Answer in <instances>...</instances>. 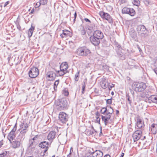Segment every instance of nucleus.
Returning <instances> with one entry per match:
<instances>
[{"label":"nucleus","mask_w":157,"mask_h":157,"mask_svg":"<svg viewBox=\"0 0 157 157\" xmlns=\"http://www.w3.org/2000/svg\"><path fill=\"white\" fill-rule=\"evenodd\" d=\"M136 29L138 35L142 39H145L148 36V34L147 33V29L144 25H138Z\"/></svg>","instance_id":"obj_1"},{"label":"nucleus","mask_w":157,"mask_h":157,"mask_svg":"<svg viewBox=\"0 0 157 157\" xmlns=\"http://www.w3.org/2000/svg\"><path fill=\"white\" fill-rule=\"evenodd\" d=\"M56 107L59 110H64L67 108L68 102L66 99L63 98L58 100L56 103Z\"/></svg>","instance_id":"obj_2"},{"label":"nucleus","mask_w":157,"mask_h":157,"mask_svg":"<svg viewBox=\"0 0 157 157\" xmlns=\"http://www.w3.org/2000/svg\"><path fill=\"white\" fill-rule=\"evenodd\" d=\"M76 54L80 56H86L90 54L91 52L90 50L86 47H80L76 51Z\"/></svg>","instance_id":"obj_3"},{"label":"nucleus","mask_w":157,"mask_h":157,"mask_svg":"<svg viewBox=\"0 0 157 157\" xmlns=\"http://www.w3.org/2000/svg\"><path fill=\"white\" fill-rule=\"evenodd\" d=\"M133 87L135 91L140 92L144 91L146 88L145 84L143 82H135L133 83Z\"/></svg>","instance_id":"obj_4"},{"label":"nucleus","mask_w":157,"mask_h":157,"mask_svg":"<svg viewBox=\"0 0 157 157\" xmlns=\"http://www.w3.org/2000/svg\"><path fill=\"white\" fill-rule=\"evenodd\" d=\"M144 126L145 125L144 120L140 117H138L136 121V126H135L136 128L142 131L144 130Z\"/></svg>","instance_id":"obj_5"},{"label":"nucleus","mask_w":157,"mask_h":157,"mask_svg":"<svg viewBox=\"0 0 157 157\" xmlns=\"http://www.w3.org/2000/svg\"><path fill=\"white\" fill-rule=\"evenodd\" d=\"M99 14L102 18L107 20L110 24L113 23V18L109 14L103 11H100Z\"/></svg>","instance_id":"obj_6"},{"label":"nucleus","mask_w":157,"mask_h":157,"mask_svg":"<svg viewBox=\"0 0 157 157\" xmlns=\"http://www.w3.org/2000/svg\"><path fill=\"white\" fill-rule=\"evenodd\" d=\"M39 69L36 67H33L30 68L29 71V76L31 78L36 77L39 74Z\"/></svg>","instance_id":"obj_7"},{"label":"nucleus","mask_w":157,"mask_h":157,"mask_svg":"<svg viewBox=\"0 0 157 157\" xmlns=\"http://www.w3.org/2000/svg\"><path fill=\"white\" fill-rule=\"evenodd\" d=\"M98 28L94 24H90V25H88L87 27V32L88 35H91Z\"/></svg>","instance_id":"obj_8"},{"label":"nucleus","mask_w":157,"mask_h":157,"mask_svg":"<svg viewBox=\"0 0 157 157\" xmlns=\"http://www.w3.org/2000/svg\"><path fill=\"white\" fill-rule=\"evenodd\" d=\"M59 120L63 123H66L68 121V115L64 112H60L59 115Z\"/></svg>","instance_id":"obj_9"},{"label":"nucleus","mask_w":157,"mask_h":157,"mask_svg":"<svg viewBox=\"0 0 157 157\" xmlns=\"http://www.w3.org/2000/svg\"><path fill=\"white\" fill-rule=\"evenodd\" d=\"M122 12L123 13L128 14L131 16H134L136 14L134 10L131 8H124L122 10Z\"/></svg>","instance_id":"obj_10"},{"label":"nucleus","mask_w":157,"mask_h":157,"mask_svg":"<svg viewBox=\"0 0 157 157\" xmlns=\"http://www.w3.org/2000/svg\"><path fill=\"white\" fill-rule=\"evenodd\" d=\"M131 94H129V93L127 94L126 95V98L127 100V101L129 104V105L131 106L132 103L133 101L134 100V91L131 90Z\"/></svg>","instance_id":"obj_11"},{"label":"nucleus","mask_w":157,"mask_h":157,"mask_svg":"<svg viewBox=\"0 0 157 157\" xmlns=\"http://www.w3.org/2000/svg\"><path fill=\"white\" fill-rule=\"evenodd\" d=\"M90 37V40L91 44L95 46H98L100 42V40L92 35Z\"/></svg>","instance_id":"obj_12"},{"label":"nucleus","mask_w":157,"mask_h":157,"mask_svg":"<svg viewBox=\"0 0 157 157\" xmlns=\"http://www.w3.org/2000/svg\"><path fill=\"white\" fill-rule=\"evenodd\" d=\"M17 123H16L13 129L9 133L7 136V138L10 142H11V140H13V138L15 137L14 133L17 129Z\"/></svg>","instance_id":"obj_13"},{"label":"nucleus","mask_w":157,"mask_h":157,"mask_svg":"<svg viewBox=\"0 0 157 157\" xmlns=\"http://www.w3.org/2000/svg\"><path fill=\"white\" fill-rule=\"evenodd\" d=\"M142 134V131L137 130H136L133 134L132 137L134 142L138 140L140 138Z\"/></svg>","instance_id":"obj_14"},{"label":"nucleus","mask_w":157,"mask_h":157,"mask_svg":"<svg viewBox=\"0 0 157 157\" xmlns=\"http://www.w3.org/2000/svg\"><path fill=\"white\" fill-rule=\"evenodd\" d=\"M48 142L46 141H44L40 143L39 144V146L43 148H45L43 154L45 155L46 152L48 149Z\"/></svg>","instance_id":"obj_15"},{"label":"nucleus","mask_w":157,"mask_h":157,"mask_svg":"<svg viewBox=\"0 0 157 157\" xmlns=\"http://www.w3.org/2000/svg\"><path fill=\"white\" fill-rule=\"evenodd\" d=\"M93 36L101 40L104 37L103 33L100 30L97 29L92 34Z\"/></svg>","instance_id":"obj_16"},{"label":"nucleus","mask_w":157,"mask_h":157,"mask_svg":"<svg viewBox=\"0 0 157 157\" xmlns=\"http://www.w3.org/2000/svg\"><path fill=\"white\" fill-rule=\"evenodd\" d=\"M46 76L47 78H49L48 79V80L52 81L55 79L56 75V74L54 72L49 71L47 73Z\"/></svg>","instance_id":"obj_17"},{"label":"nucleus","mask_w":157,"mask_h":157,"mask_svg":"<svg viewBox=\"0 0 157 157\" xmlns=\"http://www.w3.org/2000/svg\"><path fill=\"white\" fill-rule=\"evenodd\" d=\"M56 135V132L52 131H51L49 133L48 135L47 138L48 139L51 143L54 139L55 138Z\"/></svg>","instance_id":"obj_18"},{"label":"nucleus","mask_w":157,"mask_h":157,"mask_svg":"<svg viewBox=\"0 0 157 157\" xmlns=\"http://www.w3.org/2000/svg\"><path fill=\"white\" fill-rule=\"evenodd\" d=\"M103 155L102 152L100 150H96L92 152L90 154V157H102Z\"/></svg>","instance_id":"obj_19"},{"label":"nucleus","mask_w":157,"mask_h":157,"mask_svg":"<svg viewBox=\"0 0 157 157\" xmlns=\"http://www.w3.org/2000/svg\"><path fill=\"white\" fill-rule=\"evenodd\" d=\"M122 50H116V56L121 59H124L125 56L124 53L122 52Z\"/></svg>","instance_id":"obj_20"},{"label":"nucleus","mask_w":157,"mask_h":157,"mask_svg":"<svg viewBox=\"0 0 157 157\" xmlns=\"http://www.w3.org/2000/svg\"><path fill=\"white\" fill-rule=\"evenodd\" d=\"M68 64L66 62L63 63L60 66V69L61 71H66L67 72V70L68 68Z\"/></svg>","instance_id":"obj_21"},{"label":"nucleus","mask_w":157,"mask_h":157,"mask_svg":"<svg viewBox=\"0 0 157 157\" xmlns=\"http://www.w3.org/2000/svg\"><path fill=\"white\" fill-rule=\"evenodd\" d=\"M150 130L154 134L157 133V124H152L150 127Z\"/></svg>","instance_id":"obj_22"},{"label":"nucleus","mask_w":157,"mask_h":157,"mask_svg":"<svg viewBox=\"0 0 157 157\" xmlns=\"http://www.w3.org/2000/svg\"><path fill=\"white\" fill-rule=\"evenodd\" d=\"M111 116L110 114H106L105 116L101 115L102 120L104 121L105 124L106 125L108 123L109 120L110 119Z\"/></svg>","instance_id":"obj_23"},{"label":"nucleus","mask_w":157,"mask_h":157,"mask_svg":"<svg viewBox=\"0 0 157 157\" xmlns=\"http://www.w3.org/2000/svg\"><path fill=\"white\" fill-rule=\"evenodd\" d=\"M149 102L157 104V95H151L148 98Z\"/></svg>","instance_id":"obj_24"},{"label":"nucleus","mask_w":157,"mask_h":157,"mask_svg":"<svg viewBox=\"0 0 157 157\" xmlns=\"http://www.w3.org/2000/svg\"><path fill=\"white\" fill-rule=\"evenodd\" d=\"M71 33L70 31L67 30H63V33L60 34V36L62 38L66 37L67 36H71Z\"/></svg>","instance_id":"obj_25"},{"label":"nucleus","mask_w":157,"mask_h":157,"mask_svg":"<svg viewBox=\"0 0 157 157\" xmlns=\"http://www.w3.org/2000/svg\"><path fill=\"white\" fill-rule=\"evenodd\" d=\"M12 147L14 148L19 147L21 144V142L19 141L15 140L12 142Z\"/></svg>","instance_id":"obj_26"},{"label":"nucleus","mask_w":157,"mask_h":157,"mask_svg":"<svg viewBox=\"0 0 157 157\" xmlns=\"http://www.w3.org/2000/svg\"><path fill=\"white\" fill-rule=\"evenodd\" d=\"M34 28L35 27L33 26L32 25L30 28L29 29L28 32V35L29 38L32 36Z\"/></svg>","instance_id":"obj_27"},{"label":"nucleus","mask_w":157,"mask_h":157,"mask_svg":"<svg viewBox=\"0 0 157 157\" xmlns=\"http://www.w3.org/2000/svg\"><path fill=\"white\" fill-rule=\"evenodd\" d=\"M20 128L19 130L20 129H28V125L26 123H21L20 125Z\"/></svg>","instance_id":"obj_28"},{"label":"nucleus","mask_w":157,"mask_h":157,"mask_svg":"<svg viewBox=\"0 0 157 157\" xmlns=\"http://www.w3.org/2000/svg\"><path fill=\"white\" fill-rule=\"evenodd\" d=\"M9 154V151H5L0 154V157H8Z\"/></svg>","instance_id":"obj_29"},{"label":"nucleus","mask_w":157,"mask_h":157,"mask_svg":"<svg viewBox=\"0 0 157 157\" xmlns=\"http://www.w3.org/2000/svg\"><path fill=\"white\" fill-rule=\"evenodd\" d=\"M86 83V80H84L82 84V93L83 94L85 91V89Z\"/></svg>","instance_id":"obj_30"},{"label":"nucleus","mask_w":157,"mask_h":157,"mask_svg":"<svg viewBox=\"0 0 157 157\" xmlns=\"http://www.w3.org/2000/svg\"><path fill=\"white\" fill-rule=\"evenodd\" d=\"M80 71H78L75 75L74 80L75 81L77 82L78 81L79 78Z\"/></svg>","instance_id":"obj_31"},{"label":"nucleus","mask_w":157,"mask_h":157,"mask_svg":"<svg viewBox=\"0 0 157 157\" xmlns=\"http://www.w3.org/2000/svg\"><path fill=\"white\" fill-rule=\"evenodd\" d=\"M81 21L83 23H84V22H86L87 23L88 25H89L90 24H91V21L87 18H85L84 19H81Z\"/></svg>","instance_id":"obj_32"},{"label":"nucleus","mask_w":157,"mask_h":157,"mask_svg":"<svg viewBox=\"0 0 157 157\" xmlns=\"http://www.w3.org/2000/svg\"><path fill=\"white\" fill-rule=\"evenodd\" d=\"M109 109L107 110V114H112L113 112V110L111 106L109 107Z\"/></svg>","instance_id":"obj_33"},{"label":"nucleus","mask_w":157,"mask_h":157,"mask_svg":"<svg viewBox=\"0 0 157 157\" xmlns=\"http://www.w3.org/2000/svg\"><path fill=\"white\" fill-rule=\"evenodd\" d=\"M59 82V80L58 79L56 80L54 82V89L55 91L57 90V86Z\"/></svg>","instance_id":"obj_34"},{"label":"nucleus","mask_w":157,"mask_h":157,"mask_svg":"<svg viewBox=\"0 0 157 157\" xmlns=\"http://www.w3.org/2000/svg\"><path fill=\"white\" fill-rule=\"evenodd\" d=\"M67 73V72L66 71H57V76H62Z\"/></svg>","instance_id":"obj_35"},{"label":"nucleus","mask_w":157,"mask_h":157,"mask_svg":"<svg viewBox=\"0 0 157 157\" xmlns=\"http://www.w3.org/2000/svg\"><path fill=\"white\" fill-rule=\"evenodd\" d=\"M21 131L20 132V134L22 135V136L25 135V134L28 131V129H21Z\"/></svg>","instance_id":"obj_36"},{"label":"nucleus","mask_w":157,"mask_h":157,"mask_svg":"<svg viewBox=\"0 0 157 157\" xmlns=\"http://www.w3.org/2000/svg\"><path fill=\"white\" fill-rule=\"evenodd\" d=\"M115 45L116 47V50L117 49H119V50H122V48L121 46L118 43H116Z\"/></svg>","instance_id":"obj_37"},{"label":"nucleus","mask_w":157,"mask_h":157,"mask_svg":"<svg viewBox=\"0 0 157 157\" xmlns=\"http://www.w3.org/2000/svg\"><path fill=\"white\" fill-rule=\"evenodd\" d=\"M133 3L134 5L138 6L140 5V2L139 0H134L133 2Z\"/></svg>","instance_id":"obj_38"},{"label":"nucleus","mask_w":157,"mask_h":157,"mask_svg":"<svg viewBox=\"0 0 157 157\" xmlns=\"http://www.w3.org/2000/svg\"><path fill=\"white\" fill-rule=\"evenodd\" d=\"M94 131H91L90 130H87L86 132L89 136H90V135H94Z\"/></svg>","instance_id":"obj_39"},{"label":"nucleus","mask_w":157,"mask_h":157,"mask_svg":"<svg viewBox=\"0 0 157 157\" xmlns=\"http://www.w3.org/2000/svg\"><path fill=\"white\" fill-rule=\"evenodd\" d=\"M107 110L106 108L105 107L103 108L101 110V114H105V113H107Z\"/></svg>","instance_id":"obj_40"},{"label":"nucleus","mask_w":157,"mask_h":157,"mask_svg":"<svg viewBox=\"0 0 157 157\" xmlns=\"http://www.w3.org/2000/svg\"><path fill=\"white\" fill-rule=\"evenodd\" d=\"M15 22L17 29H18L19 30H21V28L19 25V22L17 20L16 21H15Z\"/></svg>","instance_id":"obj_41"},{"label":"nucleus","mask_w":157,"mask_h":157,"mask_svg":"<svg viewBox=\"0 0 157 157\" xmlns=\"http://www.w3.org/2000/svg\"><path fill=\"white\" fill-rule=\"evenodd\" d=\"M108 84V83H107V84H106L105 82H103L101 84V86L103 89H105L107 87Z\"/></svg>","instance_id":"obj_42"},{"label":"nucleus","mask_w":157,"mask_h":157,"mask_svg":"<svg viewBox=\"0 0 157 157\" xmlns=\"http://www.w3.org/2000/svg\"><path fill=\"white\" fill-rule=\"evenodd\" d=\"M34 143V141H33V140H30L28 145L29 147H32L33 146Z\"/></svg>","instance_id":"obj_43"},{"label":"nucleus","mask_w":157,"mask_h":157,"mask_svg":"<svg viewBox=\"0 0 157 157\" xmlns=\"http://www.w3.org/2000/svg\"><path fill=\"white\" fill-rule=\"evenodd\" d=\"M150 92L149 91H147L146 90L145 92H144L145 96L148 98L150 96L149 93H150Z\"/></svg>","instance_id":"obj_44"},{"label":"nucleus","mask_w":157,"mask_h":157,"mask_svg":"<svg viewBox=\"0 0 157 157\" xmlns=\"http://www.w3.org/2000/svg\"><path fill=\"white\" fill-rule=\"evenodd\" d=\"M80 33L82 35H85L86 34V32L83 26H82V29L80 31Z\"/></svg>","instance_id":"obj_45"},{"label":"nucleus","mask_w":157,"mask_h":157,"mask_svg":"<svg viewBox=\"0 0 157 157\" xmlns=\"http://www.w3.org/2000/svg\"><path fill=\"white\" fill-rule=\"evenodd\" d=\"M114 85L112 83H109L108 85L109 90H111L112 88L114 87Z\"/></svg>","instance_id":"obj_46"},{"label":"nucleus","mask_w":157,"mask_h":157,"mask_svg":"<svg viewBox=\"0 0 157 157\" xmlns=\"http://www.w3.org/2000/svg\"><path fill=\"white\" fill-rule=\"evenodd\" d=\"M40 1L41 5H44L47 3L48 0H40Z\"/></svg>","instance_id":"obj_47"},{"label":"nucleus","mask_w":157,"mask_h":157,"mask_svg":"<svg viewBox=\"0 0 157 157\" xmlns=\"http://www.w3.org/2000/svg\"><path fill=\"white\" fill-rule=\"evenodd\" d=\"M63 94L66 96H68L69 94V92L67 90H63Z\"/></svg>","instance_id":"obj_48"},{"label":"nucleus","mask_w":157,"mask_h":157,"mask_svg":"<svg viewBox=\"0 0 157 157\" xmlns=\"http://www.w3.org/2000/svg\"><path fill=\"white\" fill-rule=\"evenodd\" d=\"M103 69V70H109V67L107 65H105L103 66H102Z\"/></svg>","instance_id":"obj_49"},{"label":"nucleus","mask_w":157,"mask_h":157,"mask_svg":"<svg viewBox=\"0 0 157 157\" xmlns=\"http://www.w3.org/2000/svg\"><path fill=\"white\" fill-rule=\"evenodd\" d=\"M41 2L40 1V2H37L36 5H35V7L36 8H38V7L39 6H40V5L41 4Z\"/></svg>","instance_id":"obj_50"},{"label":"nucleus","mask_w":157,"mask_h":157,"mask_svg":"<svg viewBox=\"0 0 157 157\" xmlns=\"http://www.w3.org/2000/svg\"><path fill=\"white\" fill-rule=\"evenodd\" d=\"M144 3L147 6H148L150 4V2H149L148 0H146L144 1Z\"/></svg>","instance_id":"obj_51"},{"label":"nucleus","mask_w":157,"mask_h":157,"mask_svg":"<svg viewBox=\"0 0 157 157\" xmlns=\"http://www.w3.org/2000/svg\"><path fill=\"white\" fill-rule=\"evenodd\" d=\"M77 17V13L76 12H75V13L74 14V19L73 20V23H74L75 21L76 18Z\"/></svg>","instance_id":"obj_52"},{"label":"nucleus","mask_w":157,"mask_h":157,"mask_svg":"<svg viewBox=\"0 0 157 157\" xmlns=\"http://www.w3.org/2000/svg\"><path fill=\"white\" fill-rule=\"evenodd\" d=\"M96 121L97 123H98L99 124H100V119L99 118V117H96Z\"/></svg>","instance_id":"obj_53"},{"label":"nucleus","mask_w":157,"mask_h":157,"mask_svg":"<svg viewBox=\"0 0 157 157\" xmlns=\"http://www.w3.org/2000/svg\"><path fill=\"white\" fill-rule=\"evenodd\" d=\"M112 102V100L111 99H108L106 100L107 104H110Z\"/></svg>","instance_id":"obj_54"},{"label":"nucleus","mask_w":157,"mask_h":157,"mask_svg":"<svg viewBox=\"0 0 157 157\" xmlns=\"http://www.w3.org/2000/svg\"><path fill=\"white\" fill-rule=\"evenodd\" d=\"M10 2L9 1H7L4 4V7H6L10 3Z\"/></svg>","instance_id":"obj_55"},{"label":"nucleus","mask_w":157,"mask_h":157,"mask_svg":"<svg viewBox=\"0 0 157 157\" xmlns=\"http://www.w3.org/2000/svg\"><path fill=\"white\" fill-rule=\"evenodd\" d=\"M130 36L132 38L135 37L136 36V33L135 32L133 33V34H130Z\"/></svg>","instance_id":"obj_56"},{"label":"nucleus","mask_w":157,"mask_h":157,"mask_svg":"<svg viewBox=\"0 0 157 157\" xmlns=\"http://www.w3.org/2000/svg\"><path fill=\"white\" fill-rule=\"evenodd\" d=\"M96 117H99V116H101V115H100V113H99V112L98 111H97L96 113Z\"/></svg>","instance_id":"obj_57"},{"label":"nucleus","mask_w":157,"mask_h":157,"mask_svg":"<svg viewBox=\"0 0 157 157\" xmlns=\"http://www.w3.org/2000/svg\"><path fill=\"white\" fill-rule=\"evenodd\" d=\"M100 132L99 133V136H101L103 135V134L102 132V127H100Z\"/></svg>","instance_id":"obj_58"},{"label":"nucleus","mask_w":157,"mask_h":157,"mask_svg":"<svg viewBox=\"0 0 157 157\" xmlns=\"http://www.w3.org/2000/svg\"><path fill=\"white\" fill-rule=\"evenodd\" d=\"M73 151V148H72V147H71L70 150V154H71L72 153Z\"/></svg>","instance_id":"obj_59"},{"label":"nucleus","mask_w":157,"mask_h":157,"mask_svg":"<svg viewBox=\"0 0 157 157\" xmlns=\"http://www.w3.org/2000/svg\"><path fill=\"white\" fill-rule=\"evenodd\" d=\"M3 144L2 140L0 141V148L2 146Z\"/></svg>","instance_id":"obj_60"},{"label":"nucleus","mask_w":157,"mask_h":157,"mask_svg":"<svg viewBox=\"0 0 157 157\" xmlns=\"http://www.w3.org/2000/svg\"><path fill=\"white\" fill-rule=\"evenodd\" d=\"M155 72L157 75V68H155L153 70Z\"/></svg>","instance_id":"obj_61"},{"label":"nucleus","mask_w":157,"mask_h":157,"mask_svg":"<svg viewBox=\"0 0 157 157\" xmlns=\"http://www.w3.org/2000/svg\"><path fill=\"white\" fill-rule=\"evenodd\" d=\"M91 129L94 131L95 132H97V131L94 129V127L92 125L91 126Z\"/></svg>","instance_id":"obj_62"},{"label":"nucleus","mask_w":157,"mask_h":157,"mask_svg":"<svg viewBox=\"0 0 157 157\" xmlns=\"http://www.w3.org/2000/svg\"><path fill=\"white\" fill-rule=\"evenodd\" d=\"M104 157H110V156L109 155V154H107V155H105L104 156Z\"/></svg>","instance_id":"obj_63"},{"label":"nucleus","mask_w":157,"mask_h":157,"mask_svg":"<svg viewBox=\"0 0 157 157\" xmlns=\"http://www.w3.org/2000/svg\"><path fill=\"white\" fill-rule=\"evenodd\" d=\"M124 155V153H122L120 157H123Z\"/></svg>","instance_id":"obj_64"}]
</instances>
